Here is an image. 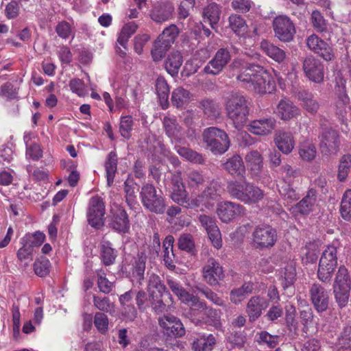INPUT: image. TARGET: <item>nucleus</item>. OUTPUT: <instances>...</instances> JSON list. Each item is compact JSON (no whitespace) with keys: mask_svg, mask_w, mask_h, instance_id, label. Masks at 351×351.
I'll return each mask as SVG.
<instances>
[{"mask_svg":"<svg viewBox=\"0 0 351 351\" xmlns=\"http://www.w3.org/2000/svg\"><path fill=\"white\" fill-rule=\"evenodd\" d=\"M173 12L174 7L171 2L160 1L154 5L149 16L154 22L160 23L169 20Z\"/></svg>","mask_w":351,"mask_h":351,"instance_id":"obj_25","label":"nucleus"},{"mask_svg":"<svg viewBox=\"0 0 351 351\" xmlns=\"http://www.w3.org/2000/svg\"><path fill=\"white\" fill-rule=\"evenodd\" d=\"M320 137V149L324 155L335 154L339 151V141L337 132L331 128L322 132Z\"/></svg>","mask_w":351,"mask_h":351,"instance_id":"obj_19","label":"nucleus"},{"mask_svg":"<svg viewBox=\"0 0 351 351\" xmlns=\"http://www.w3.org/2000/svg\"><path fill=\"white\" fill-rule=\"evenodd\" d=\"M182 56L179 51L171 53L165 62V67L171 76L176 75L182 64Z\"/></svg>","mask_w":351,"mask_h":351,"instance_id":"obj_39","label":"nucleus"},{"mask_svg":"<svg viewBox=\"0 0 351 351\" xmlns=\"http://www.w3.org/2000/svg\"><path fill=\"white\" fill-rule=\"evenodd\" d=\"M138 25L135 22L125 23L121 28L117 38V44L124 49H127V44L130 38L136 32Z\"/></svg>","mask_w":351,"mask_h":351,"instance_id":"obj_40","label":"nucleus"},{"mask_svg":"<svg viewBox=\"0 0 351 351\" xmlns=\"http://www.w3.org/2000/svg\"><path fill=\"white\" fill-rule=\"evenodd\" d=\"M225 109L227 117L233 122L236 128H241L246 122L249 114L248 102L242 94L232 93L226 97Z\"/></svg>","mask_w":351,"mask_h":351,"instance_id":"obj_3","label":"nucleus"},{"mask_svg":"<svg viewBox=\"0 0 351 351\" xmlns=\"http://www.w3.org/2000/svg\"><path fill=\"white\" fill-rule=\"evenodd\" d=\"M318 257V249L315 245L309 243L302 249V261L303 264L315 263Z\"/></svg>","mask_w":351,"mask_h":351,"instance_id":"obj_56","label":"nucleus"},{"mask_svg":"<svg viewBox=\"0 0 351 351\" xmlns=\"http://www.w3.org/2000/svg\"><path fill=\"white\" fill-rule=\"evenodd\" d=\"M299 154L303 160H313L317 154L315 145L309 141L302 143L299 147Z\"/></svg>","mask_w":351,"mask_h":351,"instance_id":"obj_55","label":"nucleus"},{"mask_svg":"<svg viewBox=\"0 0 351 351\" xmlns=\"http://www.w3.org/2000/svg\"><path fill=\"white\" fill-rule=\"evenodd\" d=\"M202 277L208 285L215 287L219 285L224 279L225 274L219 262L210 257L202 267Z\"/></svg>","mask_w":351,"mask_h":351,"instance_id":"obj_12","label":"nucleus"},{"mask_svg":"<svg viewBox=\"0 0 351 351\" xmlns=\"http://www.w3.org/2000/svg\"><path fill=\"white\" fill-rule=\"evenodd\" d=\"M232 66L239 70L237 80L248 90L263 95L274 90L275 84L263 67L239 60H234Z\"/></svg>","mask_w":351,"mask_h":351,"instance_id":"obj_1","label":"nucleus"},{"mask_svg":"<svg viewBox=\"0 0 351 351\" xmlns=\"http://www.w3.org/2000/svg\"><path fill=\"white\" fill-rule=\"evenodd\" d=\"M105 213L103 199L98 195L92 197L88 202L86 210L88 223L95 229H101L105 224Z\"/></svg>","mask_w":351,"mask_h":351,"instance_id":"obj_10","label":"nucleus"},{"mask_svg":"<svg viewBox=\"0 0 351 351\" xmlns=\"http://www.w3.org/2000/svg\"><path fill=\"white\" fill-rule=\"evenodd\" d=\"M101 256L102 262L105 265H112L116 258V253L112 247V244L109 241H104L101 245Z\"/></svg>","mask_w":351,"mask_h":351,"instance_id":"obj_57","label":"nucleus"},{"mask_svg":"<svg viewBox=\"0 0 351 351\" xmlns=\"http://www.w3.org/2000/svg\"><path fill=\"white\" fill-rule=\"evenodd\" d=\"M162 128L171 142L180 143L185 137L182 128L174 116L167 115L162 119Z\"/></svg>","mask_w":351,"mask_h":351,"instance_id":"obj_23","label":"nucleus"},{"mask_svg":"<svg viewBox=\"0 0 351 351\" xmlns=\"http://www.w3.org/2000/svg\"><path fill=\"white\" fill-rule=\"evenodd\" d=\"M174 238L171 235L167 236L163 241V261L165 265L169 269H174L173 264L174 254L173 246Z\"/></svg>","mask_w":351,"mask_h":351,"instance_id":"obj_42","label":"nucleus"},{"mask_svg":"<svg viewBox=\"0 0 351 351\" xmlns=\"http://www.w3.org/2000/svg\"><path fill=\"white\" fill-rule=\"evenodd\" d=\"M302 68L306 76L312 82L321 83L324 80V65L318 59L308 56L303 61Z\"/></svg>","mask_w":351,"mask_h":351,"instance_id":"obj_17","label":"nucleus"},{"mask_svg":"<svg viewBox=\"0 0 351 351\" xmlns=\"http://www.w3.org/2000/svg\"><path fill=\"white\" fill-rule=\"evenodd\" d=\"M276 230L271 226H257L252 234V245L256 249L263 250L273 247L277 241Z\"/></svg>","mask_w":351,"mask_h":351,"instance_id":"obj_8","label":"nucleus"},{"mask_svg":"<svg viewBox=\"0 0 351 351\" xmlns=\"http://www.w3.org/2000/svg\"><path fill=\"white\" fill-rule=\"evenodd\" d=\"M217 214L222 222L229 223L238 217L245 215V208L238 203L224 201L217 204Z\"/></svg>","mask_w":351,"mask_h":351,"instance_id":"obj_14","label":"nucleus"},{"mask_svg":"<svg viewBox=\"0 0 351 351\" xmlns=\"http://www.w3.org/2000/svg\"><path fill=\"white\" fill-rule=\"evenodd\" d=\"M140 198L143 207L148 211L156 214H163L166 210V204L162 195L158 194L155 186L146 184L141 187Z\"/></svg>","mask_w":351,"mask_h":351,"instance_id":"obj_5","label":"nucleus"},{"mask_svg":"<svg viewBox=\"0 0 351 351\" xmlns=\"http://www.w3.org/2000/svg\"><path fill=\"white\" fill-rule=\"evenodd\" d=\"M109 226L119 234L128 233L130 228L128 215L124 208L113 204L110 210Z\"/></svg>","mask_w":351,"mask_h":351,"instance_id":"obj_11","label":"nucleus"},{"mask_svg":"<svg viewBox=\"0 0 351 351\" xmlns=\"http://www.w3.org/2000/svg\"><path fill=\"white\" fill-rule=\"evenodd\" d=\"M335 299L340 308L347 306L350 298L351 287H332Z\"/></svg>","mask_w":351,"mask_h":351,"instance_id":"obj_53","label":"nucleus"},{"mask_svg":"<svg viewBox=\"0 0 351 351\" xmlns=\"http://www.w3.org/2000/svg\"><path fill=\"white\" fill-rule=\"evenodd\" d=\"M245 160L252 178L259 179L263 170V158L261 153L252 150L245 155Z\"/></svg>","mask_w":351,"mask_h":351,"instance_id":"obj_26","label":"nucleus"},{"mask_svg":"<svg viewBox=\"0 0 351 351\" xmlns=\"http://www.w3.org/2000/svg\"><path fill=\"white\" fill-rule=\"evenodd\" d=\"M179 34L180 31L178 27L174 24H171L163 29L157 39L165 43V45H166V46L171 47Z\"/></svg>","mask_w":351,"mask_h":351,"instance_id":"obj_45","label":"nucleus"},{"mask_svg":"<svg viewBox=\"0 0 351 351\" xmlns=\"http://www.w3.org/2000/svg\"><path fill=\"white\" fill-rule=\"evenodd\" d=\"M146 259V256L143 254L138 255L137 259L135 261L133 265L132 270V277L136 278L140 285L142 284V281L144 279Z\"/></svg>","mask_w":351,"mask_h":351,"instance_id":"obj_50","label":"nucleus"},{"mask_svg":"<svg viewBox=\"0 0 351 351\" xmlns=\"http://www.w3.org/2000/svg\"><path fill=\"white\" fill-rule=\"evenodd\" d=\"M276 127V120L269 117L251 121L247 125L248 132L258 136H267L271 133Z\"/></svg>","mask_w":351,"mask_h":351,"instance_id":"obj_28","label":"nucleus"},{"mask_svg":"<svg viewBox=\"0 0 351 351\" xmlns=\"http://www.w3.org/2000/svg\"><path fill=\"white\" fill-rule=\"evenodd\" d=\"M49 261L45 257L36 259L34 263L35 274L40 277H45L49 274Z\"/></svg>","mask_w":351,"mask_h":351,"instance_id":"obj_63","label":"nucleus"},{"mask_svg":"<svg viewBox=\"0 0 351 351\" xmlns=\"http://www.w3.org/2000/svg\"><path fill=\"white\" fill-rule=\"evenodd\" d=\"M147 291L149 296L156 295V292H157L160 296H162L163 294L166 293L169 296V299L172 300V296L168 291L160 277L154 273H147Z\"/></svg>","mask_w":351,"mask_h":351,"instance_id":"obj_31","label":"nucleus"},{"mask_svg":"<svg viewBox=\"0 0 351 351\" xmlns=\"http://www.w3.org/2000/svg\"><path fill=\"white\" fill-rule=\"evenodd\" d=\"M337 247L332 243L322 252L319 262L317 278L323 282H329L337 265Z\"/></svg>","mask_w":351,"mask_h":351,"instance_id":"obj_4","label":"nucleus"},{"mask_svg":"<svg viewBox=\"0 0 351 351\" xmlns=\"http://www.w3.org/2000/svg\"><path fill=\"white\" fill-rule=\"evenodd\" d=\"M335 346L337 350H351V326H346L343 329Z\"/></svg>","mask_w":351,"mask_h":351,"instance_id":"obj_52","label":"nucleus"},{"mask_svg":"<svg viewBox=\"0 0 351 351\" xmlns=\"http://www.w3.org/2000/svg\"><path fill=\"white\" fill-rule=\"evenodd\" d=\"M231 60L230 51L226 48L218 49L215 56L204 68L206 74L217 75L219 74Z\"/></svg>","mask_w":351,"mask_h":351,"instance_id":"obj_15","label":"nucleus"},{"mask_svg":"<svg viewBox=\"0 0 351 351\" xmlns=\"http://www.w3.org/2000/svg\"><path fill=\"white\" fill-rule=\"evenodd\" d=\"M340 213L342 218L346 221L351 219V189H348L343 195Z\"/></svg>","mask_w":351,"mask_h":351,"instance_id":"obj_59","label":"nucleus"},{"mask_svg":"<svg viewBox=\"0 0 351 351\" xmlns=\"http://www.w3.org/2000/svg\"><path fill=\"white\" fill-rule=\"evenodd\" d=\"M298 99L301 102L302 107L308 113L315 114L317 112L319 104L311 93L300 92L298 95Z\"/></svg>","mask_w":351,"mask_h":351,"instance_id":"obj_38","label":"nucleus"},{"mask_svg":"<svg viewBox=\"0 0 351 351\" xmlns=\"http://www.w3.org/2000/svg\"><path fill=\"white\" fill-rule=\"evenodd\" d=\"M260 46L263 53L275 62L282 64L285 61L287 58L285 51L270 41L263 40L261 42Z\"/></svg>","mask_w":351,"mask_h":351,"instance_id":"obj_32","label":"nucleus"},{"mask_svg":"<svg viewBox=\"0 0 351 351\" xmlns=\"http://www.w3.org/2000/svg\"><path fill=\"white\" fill-rule=\"evenodd\" d=\"M307 47L315 53L318 54L326 61L334 59L335 53L332 48L317 35L313 34L306 39Z\"/></svg>","mask_w":351,"mask_h":351,"instance_id":"obj_16","label":"nucleus"},{"mask_svg":"<svg viewBox=\"0 0 351 351\" xmlns=\"http://www.w3.org/2000/svg\"><path fill=\"white\" fill-rule=\"evenodd\" d=\"M170 197L175 203L186 208L197 207L195 197H189V193L186 190L183 181L178 175H173L171 177Z\"/></svg>","mask_w":351,"mask_h":351,"instance_id":"obj_9","label":"nucleus"},{"mask_svg":"<svg viewBox=\"0 0 351 351\" xmlns=\"http://www.w3.org/2000/svg\"><path fill=\"white\" fill-rule=\"evenodd\" d=\"M275 37L282 43H290L296 34L295 25L287 15H278L272 21Z\"/></svg>","mask_w":351,"mask_h":351,"instance_id":"obj_7","label":"nucleus"},{"mask_svg":"<svg viewBox=\"0 0 351 351\" xmlns=\"http://www.w3.org/2000/svg\"><path fill=\"white\" fill-rule=\"evenodd\" d=\"M311 22L317 32L324 33L328 32V24L322 14L315 10L311 14Z\"/></svg>","mask_w":351,"mask_h":351,"instance_id":"obj_61","label":"nucleus"},{"mask_svg":"<svg viewBox=\"0 0 351 351\" xmlns=\"http://www.w3.org/2000/svg\"><path fill=\"white\" fill-rule=\"evenodd\" d=\"M317 200V191L313 189H310L306 196L304 197L298 203L292 206L289 211L294 217L299 215H307L313 211V206Z\"/></svg>","mask_w":351,"mask_h":351,"instance_id":"obj_21","label":"nucleus"},{"mask_svg":"<svg viewBox=\"0 0 351 351\" xmlns=\"http://www.w3.org/2000/svg\"><path fill=\"white\" fill-rule=\"evenodd\" d=\"M274 142L278 149L285 154L291 153L295 146L293 136L291 132L279 131L276 134Z\"/></svg>","mask_w":351,"mask_h":351,"instance_id":"obj_33","label":"nucleus"},{"mask_svg":"<svg viewBox=\"0 0 351 351\" xmlns=\"http://www.w3.org/2000/svg\"><path fill=\"white\" fill-rule=\"evenodd\" d=\"M268 306L267 300L260 296H254L250 299L246 306V313L251 322L256 320L262 314L263 310Z\"/></svg>","mask_w":351,"mask_h":351,"instance_id":"obj_30","label":"nucleus"},{"mask_svg":"<svg viewBox=\"0 0 351 351\" xmlns=\"http://www.w3.org/2000/svg\"><path fill=\"white\" fill-rule=\"evenodd\" d=\"M167 284L172 293L176 295L182 302H183L190 293L182 287L180 281L172 277L168 276L167 278Z\"/></svg>","mask_w":351,"mask_h":351,"instance_id":"obj_51","label":"nucleus"},{"mask_svg":"<svg viewBox=\"0 0 351 351\" xmlns=\"http://www.w3.org/2000/svg\"><path fill=\"white\" fill-rule=\"evenodd\" d=\"M203 141L214 154H222L230 147V140L228 134L215 127H210L204 130Z\"/></svg>","mask_w":351,"mask_h":351,"instance_id":"obj_6","label":"nucleus"},{"mask_svg":"<svg viewBox=\"0 0 351 351\" xmlns=\"http://www.w3.org/2000/svg\"><path fill=\"white\" fill-rule=\"evenodd\" d=\"M175 149L180 157L189 162L202 165L205 162V158L202 154L189 147L176 145Z\"/></svg>","mask_w":351,"mask_h":351,"instance_id":"obj_36","label":"nucleus"},{"mask_svg":"<svg viewBox=\"0 0 351 351\" xmlns=\"http://www.w3.org/2000/svg\"><path fill=\"white\" fill-rule=\"evenodd\" d=\"M198 219L201 225L206 230L213 245L216 249H220L222 247V239L215 219L206 215H200Z\"/></svg>","mask_w":351,"mask_h":351,"instance_id":"obj_18","label":"nucleus"},{"mask_svg":"<svg viewBox=\"0 0 351 351\" xmlns=\"http://www.w3.org/2000/svg\"><path fill=\"white\" fill-rule=\"evenodd\" d=\"M309 293L312 304L318 313H322L328 308L329 294L323 286L318 283L313 284Z\"/></svg>","mask_w":351,"mask_h":351,"instance_id":"obj_20","label":"nucleus"},{"mask_svg":"<svg viewBox=\"0 0 351 351\" xmlns=\"http://www.w3.org/2000/svg\"><path fill=\"white\" fill-rule=\"evenodd\" d=\"M223 167L232 176L244 177L245 173V167L243 159L237 154L228 158L223 163Z\"/></svg>","mask_w":351,"mask_h":351,"instance_id":"obj_34","label":"nucleus"},{"mask_svg":"<svg viewBox=\"0 0 351 351\" xmlns=\"http://www.w3.org/2000/svg\"><path fill=\"white\" fill-rule=\"evenodd\" d=\"M169 49L170 47L165 45V43L156 39L151 51L153 60L155 62L160 61Z\"/></svg>","mask_w":351,"mask_h":351,"instance_id":"obj_62","label":"nucleus"},{"mask_svg":"<svg viewBox=\"0 0 351 351\" xmlns=\"http://www.w3.org/2000/svg\"><path fill=\"white\" fill-rule=\"evenodd\" d=\"M104 166L106 172L107 183L108 186H110L114 182L117 169V156L114 152H110L108 154Z\"/></svg>","mask_w":351,"mask_h":351,"instance_id":"obj_43","label":"nucleus"},{"mask_svg":"<svg viewBox=\"0 0 351 351\" xmlns=\"http://www.w3.org/2000/svg\"><path fill=\"white\" fill-rule=\"evenodd\" d=\"M136 184L132 180L128 179L124 182V191L125 193L126 202L130 208L134 206L136 202Z\"/></svg>","mask_w":351,"mask_h":351,"instance_id":"obj_54","label":"nucleus"},{"mask_svg":"<svg viewBox=\"0 0 351 351\" xmlns=\"http://www.w3.org/2000/svg\"><path fill=\"white\" fill-rule=\"evenodd\" d=\"M183 303L189 305L191 307V310L192 311H203L208 308L205 302L201 301L197 296H195L191 293L188 295L186 299L183 301Z\"/></svg>","mask_w":351,"mask_h":351,"instance_id":"obj_64","label":"nucleus"},{"mask_svg":"<svg viewBox=\"0 0 351 351\" xmlns=\"http://www.w3.org/2000/svg\"><path fill=\"white\" fill-rule=\"evenodd\" d=\"M279 280L284 289H287L291 286L296 276V270L294 263H290L287 264L283 268L279 271Z\"/></svg>","mask_w":351,"mask_h":351,"instance_id":"obj_37","label":"nucleus"},{"mask_svg":"<svg viewBox=\"0 0 351 351\" xmlns=\"http://www.w3.org/2000/svg\"><path fill=\"white\" fill-rule=\"evenodd\" d=\"M276 115L283 121H289L296 118L300 114V110L289 99H281L277 105Z\"/></svg>","mask_w":351,"mask_h":351,"instance_id":"obj_29","label":"nucleus"},{"mask_svg":"<svg viewBox=\"0 0 351 351\" xmlns=\"http://www.w3.org/2000/svg\"><path fill=\"white\" fill-rule=\"evenodd\" d=\"M203 17L204 21H208L212 28L217 25L220 17V9L217 3H211L204 9Z\"/></svg>","mask_w":351,"mask_h":351,"instance_id":"obj_46","label":"nucleus"},{"mask_svg":"<svg viewBox=\"0 0 351 351\" xmlns=\"http://www.w3.org/2000/svg\"><path fill=\"white\" fill-rule=\"evenodd\" d=\"M221 183L218 180H213L202 193L195 197L197 207L208 204L210 201L217 200L221 196Z\"/></svg>","mask_w":351,"mask_h":351,"instance_id":"obj_22","label":"nucleus"},{"mask_svg":"<svg viewBox=\"0 0 351 351\" xmlns=\"http://www.w3.org/2000/svg\"><path fill=\"white\" fill-rule=\"evenodd\" d=\"M227 192L234 199L245 204H254L264 197V191L245 178L241 180H232L227 182Z\"/></svg>","mask_w":351,"mask_h":351,"instance_id":"obj_2","label":"nucleus"},{"mask_svg":"<svg viewBox=\"0 0 351 351\" xmlns=\"http://www.w3.org/2000/svg\"><path fill=\"white\" fill-rule=\"evenodd\" d=\"M183 182L186 184L191 193L199 192L206 183V177L202 171L196 169H189L183 174Z\"/></svg>","mask_w":351,"mask_h":351,"instance_id":"obj_27","label":"nucleus"},{"mask_svg":"<svg viewBox=\"0 0 351 351\" xmlns=\"http://www.w3.org/2000/svg\"><path fill=\"white\" fill-rule=\"evenodd\" d=\"M94 306L101 311L111 313L114 311V306L108 297L93 296Z\"/></svg>","mask_w":351,"mask_h":351,"instance_id":"obj_60","label":"nucleus"},{"mask_svg":"<svg viewBox=\"0 0 351 351\" xmlns=\"http://www.w3.org/2000/svg\"><path fill=\"white\" fill-rule=\"evenodd\" d=\"M229 27L237 35H244L247 32V25L244 19L238 14H231L228 18Z\"/></svg>","mask_w":351,"mask_h":351,"instance_id":"obj_48","label":"nucleus"},{"mask_svg":"<svg viewBox=\"0 0 351 351\" xmlns=\"http://www.w3.org/2000/svg\"><path fill=\"white\" fill-rule=\"evenodd\" d=\"M156 90L162 108L163 109L167 108L169 104L168 98L170 90L164 77H158L157 78L156 81Z\"/></svg>","mask_w":351,"mask_h":351,"instance_id":"obj_41","label":"nucleus"},{"mask_svg":"<svg viewBox=\"0 0 351 351\" xmlns=\"http://www.w3.org/2000/svg\"><path fill=\"white\" fill-rule=\"evenodd\" d=\"M252 285L250 283H244L241 287L233 289L230 291V300L232 303L239 304L245 298L246 295L252 292Z\"/></svg>","mask_w":351,"mask_h":351,"instance_id":"obj_49","label":"nucleus"},{"mask_svg":"<svg viewBox=\"0 0 351 351\" xmlns=\"http://www.w3.org/2000/svg\"><path fill=\"white\" fill-rule=\"evenodd\" d=\"M216 344L215 337L213 334H199L193 340V351H212Z\"/></svg>","mask_w":351,"mask_h":351,"instance_id":"obj_35","label":"nucleus"},{"mask_svg":"<svg viewBox=\"0 0 351 351\" xmlns=\"http://www.w3.org/2000/svg\"><path fill=\"white\" fill-rule=\"evenodd\" d=\"M158 324L162 332L169 339L181 337L185 335V328L182 322L172 315L159 317Z\"/></svg>","mask_w":351,"mask_h":351,"instance_id":"obj_13","label":"nucleus"},{"mask_svg":"<svg viewBox=\"0 0 351 351\" xmlns=\"http://www.w3.org/2000/svg\"><path fill=\"white\" fill-rule=\"evenodd\" d=\"M343 286V287H351V280L348 269L345 266L341 265L338 269L332 287H341Z\"/></svg>","mask_w":351,"mask_h":351,"instance_id":"obj_58","label":"nucleus"},{"mask_svg":"<svg viewBox=\"0 0 351 351\" xmlns=\"http://www.w3.org/2000/svg\"><path fill=\"white\" fill-rule=\"evenodd\" d=\"M277 186L279 193L287 203H292L300 199L299 194L291 186V183H288L285 180L280 181Z\"/></svg>","mask_w":351,"mask_h":351,"instance_id":"obj_44","label":"nucleus"},{"mask_svg":"<svg viewBox=\"0 0 351 351\" xmlns=\"http://www.w3.org/2000/svg\"><path fill=\"white\" fill-rule=\"evenodd\" d=\"M191 99L190 93L181 87L176 88L171 95V102L176 108H182L187 104Z\"/></svg>","mask_w":351,"mask_h":351,"instance_id":"obj_47","label":"nucleus"},{"mask_svg":"<svg viewBox=\"0 0 351 351\" xmlns=\"http://www.w3.org/2000/svg\"><path fill=\"white\" fill-rule=\"evenodd\" d=\"M133 291L129 290L119 297L121 304V314L126 322H133L138 315L137 308L132 304Z\"/></svg>","mask_w":351,"mask_h":351,"instance_id":"obj_24","label":"nucleus"}]
</instances>
